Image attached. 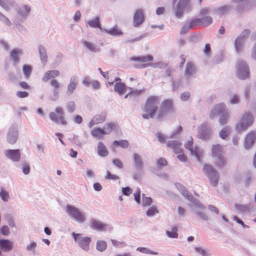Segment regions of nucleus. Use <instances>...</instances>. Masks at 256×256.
<instances>
[{
    "mask_svg": "<svg viewBox=\"0 0 256 256\" xmlns=\"http://www.w3.org/2000/svg\"><path fill=\"white\" fill-rule=\"evenodd\" d=\"M107 246L106 242L104 240H98L96 242V249L100 252L104 250Z\"/></svg>",
    "mask_w": 256,
    "mask_h": 256,
    "instance_id": "37",
    "label": "nucleus"
},
{
    "mask_svg": "<svg viewBox=\"0 0 256 256\" xmlns=\"http://www.w3.org/2000/svg\"><path fill=\"white\" fill-rule=\"evenodd\" d=\"M144 21V14L142 10L141 9L137 10L134 16L133 24L135 27H137L141 24Z\"/></svg>",
    "mask_w": 256,
    "mask_h": 256,
    "instance_id": "16",
    "label": "nucleus"
},
{
    "mask_svg": "<svg viewBox=\"0 0 256 256\" xmlns=\"http://www.w3.org/2000/svg\"><path fill=\"white\" fill-rule=\"evenodd\" d=\"M72 236L78 245L84 250L88 251L91 242V238L88 236H82L80 234L72 232Z\"/></svg>",
    "mask_w": 256,
    "mask_h": 256,
    "instance_id": "7",
    "label": "nucleus"
},
{
    "mask_svg": "<svg viewBox=\"0 0 256 256\" xmlns=\"http://www.w3.org/2000/svg\"><path fill=\"white\" fill-rule=\"evenodd\" d=\"M136 250L142 253H143V254H154V255L158 254V252L152 251L146 248L138 247L136 248Z\"/></svg>",
    "mask_w": 256,
    "mask_h": 256,
    "instance_id": "38",
    "label": "nucleus"
},
{
    "mask_svg": "<svg viewBox=\"0 0 256 256\" xmlns=\"http://www.w3.org/2000/svg\"><path fill=\"white\" fill-rule=\"evenodd\" d=\"M135 200L140 203V188H138L137 190L135 192L134 194Z\"/></svg>",
    "mask_w": 256,
    "mask_h": 256,
    "instance_id": "53",
    "label": "nucleus"
},
{
    "mask_svg": "<svg viewBox=\"0 0 256 256\" xmlns=\"http://www.w3.org/2000/svg\"><path fill=\"white\" fill-rule=\"evenodd\" d=\"M192 146H193L192 139L190 140L187 141L184 144V146H185L186 148L190 150V151L192 154L196 157L198 160L200 161V158L202 156V152L198 148L195 147L194 148H193Z\"/></svg>",
    "mask_w": 256,
    "mask_h": 256,
    "instance_id": "13",
    "label": "nucleus"
},
{
    "mask_svg": "<svg viewBox=\"0 0 256 256\" xmlns=\"http://www.w3.org/2000/svg\"><path fill=\"white\" fill-rule=\"evenodd\" d=\"M21 53L22 51L19 49H14L10 52V56L15 64H17L19 62V56Z\"/></svg>",
    "mask_w": 256,
    "mask_h": 256,
    "instance_id": "33",
    "label": "nucleus"
},
{
    "mask_svg": "<svg viewBox=\"0 0 256 256\" xmlns=\"http://www.w3.org/2000/svg\"><path fill=\"white\" fill-rule=\"evenodd\" d=\"M242 42V38L241 37H238L236 39L235 42V47L238 52L241 50Z\"/></svg>",
    "mask_w": 256,
    "mask_h": 256,
    "instance_id": "46",
    "label": "nucleus"
},
{
    "mask_svg": "<svg viewBox=\"0 0 256 256\" xmlns=\"http://www.w3.org/2000/svg\"><path fill=\"white\" fill-rule=\"evenodd\" d=\"M176 0H173L176 2ZM191 8L190 0H180L178 3L175 11V14L178 18L182 15L183 10L189 11Z\"/></svg>",
    "mask_w": 256,
    "mask_h": 256,
    "instance_id": "9",
    "label": "nucleus"
},
{
    "mask_svg": "<svg viewBox=\"0 0 256 256\" xmlns=\"http://www.w3.org/2000/svg\"><path fill=\"white\" fill-rule=\"evenodd\" d=\"M88 23L90 27H92V28H100V20L98 17H96L93 20H89Z\"/></svg>",
    "mask_w": 256,
    "mask_h": 256,
    "instance_id": "36",
    "label": "nucleus"
},
{
    "mask_svg": "<svg viewBox=\"0 0 256 256\" xmlns=\"http://www.w3.org/2000/svg\"><path fill=\"white\" fill-rule=\"evenodd\" d=\"M105 178L106 180H116L119 178L118 176L116 174H111L110 172L108 171L106 172V174L105 176Z\"/></svg>",
    "mask_w": 256,
    "mask_h": 256,
    "instance_id": "49",
    "label": "nucleus"
},
{
    "mask_svg": "<svg viewBox=\"0 0 256 256\" xmlns=\"http://www.w3.org/2000/svg\"><path fill=\"white\" fill-rule=\"evenodd\" d=\"M133 160L136 166V168H142V162L140 155L134 153L133 154Z\"/></svg>",
    "mask_w": 256,
    "mask_h": 256,
    "instance_id": "34",
    "label": "nucleus"
},
{
    "mask_svg": "<svg viewBox=\"0 0 256 256\" xmlns=\"http://www.w3.org/2000/svg\"><path fill=\"white\" fill-rule=\"evenodd\" d=\"M195 72V67L193 64L188 62L186 64L184 74L188 77L190 76Z\"/></svg>",
    "mask_w": 256,
    "mask_h": 256,
    "instance_id": "31",
    "label": "nucleus"
},
{
    "mask_svg": "<svg viewBox=\"0 0 256 256\" xmlns=\"http://www.w3.org/2000/svg\"><path fill=\"white\" fill-rule=\"evenodd\" d=\"M39 52L41 60L43 62H46L47 61V54L45 48L43 47H40Z\"/></svg>",
    "mask_w": 256,
    "mask_h": 256,
    "instance_id": "41",
    "label": "nucleus"
},
{
    "mask_svg": "<svg viewBox=\"0 0 256 256\" xmlns=\"http://www.w3.org/2000/svg\"><path fill=\"white\" fill-rule=\"evenodd\" d=\"M91 134L94 138L101 139L105 135L102 128H95L91 131Z\"/></svg>",
    "mask_w": 256,
    "mask_h": 256,
    "instance_id": "28",
    "label": "nucleus"
},
{
    "mask_svg": "<svg viewBox=\"0 0 256 256\" xmlns=\"http://www.w3.org/2000/svg\"><path fill=\"white\" fill-rule=\"evenodd\" d=\"M90 85L92 86L93 88L96 90L98 89L100 86V83L98 80L92 81Z\"/></svg>",
    "mask_w": 256,
    "mask_h": 256,
    "instance_id": "59",
    "label": "nucleus"
},
{
    "mask_svg": "<svg viewBox=\"0 0 256 256\" xmlns=\"http://www.w3.org/2000/svg\"><path fill=\"white\" fill-rule=\"evenodd\" d=\"M224 152L220 144L214 145L212 146V155L216 158L223 156Z\"/></svg>",
    "mask_w": 256,
    "mask_h": 256,
    "instance_id": "25",
    "label": "nucleus"
},
{
    "mask_svg": "<svg viewBox=\"0 0 256 256\" xmlns=\"http://www.w3.org/2000/svg\"><path fill=\"white\" fill-rule=\"evenodd\" d=\"M194 250L197 252L201 254L202 256H208V252L202 248L196 247L195 248Z\"/></svg>",
    "mask_w": 256,
    "mask_h": 256,
    "instance_id": "55",
    "label": "nucleus"
},
{
    "mask_svg": "<svg viewBox=\"0 0 256 256\" xmlns=\"http://www.w3.org/2000/svg\"><path fill=\"white\" fill-rule=\"evenodd\" d=\"M219 114L220 122L221 124H224L226 123L229 114L226 110V106L224 104H220L216 105L210 113V117L214 118L216 115Z\"/></svg>",
    "mask_w": 256,
    "mask_h": 256,
    "instance_id": "3",
    "label": "nucleus"
},
{
    "mask_svg": "<svg viewBox=\"0 0 256 256\" xmlns=\"http://www.w3.org/2000/svg\"><path fill=\"white\" fill-rule=\"evenodd\" d=\"M113 164L118 166V168H123V164L121 160L118 159H114L112 160Z\"/></svg>",
    "mask_w": 256,
    "mask_h": 256,
    "instance_id": "57",
    "label": "nucleus"
},
{
    "mask_svg": "<svg viewBox=\"0 0 256 256\" xmlns=\"http://www.w3.org/2000/svg\"><path fill=\"white\" fill-rule=\"evenodd\" d=\"M18 138V132L14 129H10L7 136V140L11 144H14Z\"/></svg>",
    "mask_w": 256,
    "mask_h": 256,
    "instance_id": "20",
    "label": "nucleus"
},
{
    "mask_svg": "<svg viewBox=\"0 0 256 256\" xmlns=\"http://www.w3.org/2000/svg\"><path fill=\"white\" fill-rule=\"evenodd\" d=\"M126 86L124 82H118L114 86V90L120 95L124 94L126 90Z\"/></svg>",
    "mask_w": 256,
    "mask_h": 256,
    "instance_id": "27",
    "label": "nucleus"
},
{
    "mask_svg": "<svg viewBox=\"0 0 256 256\" xmlns=\"http://www.w3.org/2000/svg\"><path fill=\"white\" fill-rule=\"evenodd\" d=\"M198 132L202 138H206L210 136V129L206 124H202L198 128Z\"/></svg>",
    "mask_w": 256,
    "mask_h": 256,
    "instance_id": "19",
    "label": "nucleus"
},
{
    "mask_svg": "<svg viewBox=\"0 0 256 256\" xmlns=\"http://www.w3.org/2000/svg\"><path fill=\"white\" fill-rule=\"evenodd\" d=\"M158 212L156 206L150 207L146 211V214L148 216H153L155 214H158Z\"/></svg>",
    "mask_w": 256,
    "mask_h": 256,
    "instance_id": "47",
    "label": "nucleus"
},
{
    "mask_svg": "<svg viewBox=\"0 0 256 256\" xmlns=\"http://www.w3.org/2000/svg\"><path fill=\"white\" fill-rule=\"evenodd\" d=\"M105 31L107 34L112 36H120L122 34L121 30L117 26H114L109 30H106Z\"/></svg>",
    "mask_w": 256,
    "mask_h": 256,
    "instance_id": "30",
    "label": "nucleus"
},
{
    "mask_svg": "<svg viewBox=\"0 0 256 256\" xmlns=\"http://www.w3.org/2000/svg\"><path fill=\"white\" fill-rule=\"evenodd\" d=\"M82 42L84 44V45L90 51L96 52V50H98V49L96 48V46H94V44L88 42L85 40H82Z\"/></svg>",
    "mask_w": 256,
    "mask_h": 256,
    "instance_id": "39",
    "label": "nucleus"
},
{
    "mask_svg": "<svg viewBox=\"0 0 256 256\" xmlns=\"http://www.w3.org/2000/svg\"><path fill=\"white\" fill-rule=\"evenodd\" d=\"M113 146H120L122 148H127L129 146V142L126 140H114L113 142Z\"/></svg>",
    "mask_w": 256,
    "mask_h": 256,
    "instance_id": "35",
    "label": "nucleus"
},
{
    "mask_svg": "<svg viewBox=\"0 0 256 256\" xmlns=\"http://www.w3.org/2000/svg\"><path fill=\"white\" fill-rule=\"evenodd\" d=\"M160 98L157 96H150L148 98L144 106L142 108L144 114L142 116L144 119L156 118V113L158 110V106Z\"/></svg>",
    "mask_w": 256,
    "mask_h": 256,
    "instance_id": "1",
    "label": "nucleus"
},
{
    "mask_svg": "<svg viewBox=\"0 0 256 256\" xmlns=\"http://www.w3.org/2000/svg\"><path fill=\"white\" fill-rule=\"evenodd\" d=\"M167 145L174 150V152L178 154V158L182 162L187 160L186 156L184 154L182 150L180 149L181 144L175 140L170 141Z\"/></svg>",
    "mask_w": 256,
    "mask_h": 256,
    "instance_id": "8",
    "label": "nucleus"
},
{
    "mask_svg": "<svg viewBox=\"0 0 256 256\" xmlns=\"http://www.w3.org/2000/svg\"><path fill=\"white\" fill-rule=\"evenodd\" d=\"M64 109L60 106L56 108L54 110L49 114V118L50 120L56 124H60L62 125L66 126L68 122L64 116Z\"/></svg>",
    "mask_w": 256,
    "mask_h": 256,
    "instance_id": "4",
    "label": "nucleus"
},
{
    "mask_svg": "<svg viewBox=\"0 0 256 256\" xmlns=\"http://www.w3.org/2000/svg\"><path fill=\"white\" fill-rule=\"evenodd\" d=\"M66 212L80 222H83L86 220L84 214L74 206H66Z\"/></svg>",
    "mask_w": 256,
    "mask_h": 256,
    "instance_id": "10",
    "label": "nucleus"
},
{
    "mask_svg": "<svg viewBox=\"0 0 256 256\" xmlns=\"http://www.w3.org/2000/svg\"><path fill=\"white\" fill-rule=\"evenodd\" d=\"M233 220L236 221V222H237L238 224H240L242 225V226L244 228H248V226H247L246 225L244 222L240 220L238 217H236V216H234L232 218Z\"/></svg>",
    "mask_w": 256,
    "mask_h": 256,
    "instance_id": "56",
    "label": "nucleus"
},
{
    "mask_svg": "<svg viewBox=\"0 0 256 256\" xmlns=\"http://www.w3.org/2000/svg\"><path fill=\"white\" fill-rule=\"evenodd\" d=\"M212 22V19L210 16H206L202 18L201 19H197L193 20L190 22V28L196 25L198 22H201L204 26H206L210 25Z\"/></svg>",
    "mask_w": 256,
    "mask_h": 256,
    "instance_id": "17",
    "label": "nucleus"
},
{
    "mask_svg": "<svg viewBox=\"0 0 256 256\" xmlns=\"http://www.w3.org/2000/svg\"><path fill=\"white\" fill-rule=\"evenodd\" d=\"M16 96L20 98H26L28 96V92H26L18 91L16 92Z\"/></svg>",
    "mask_w": 256,
    "mask_h": 256,
    "instance_id": "58",
    "label": "nucleus"
},
{
    "mask_svg": "<svg viewBox=\"0 0 256 256\" xmlns=\"http://www.w3.org/2000/svg\"><path fill=\"white\" fill-rule=\"evenodd\" d=\"M152 202V200L150 197H144L142 196V204L144 206H146L150 204Z\"/></svg>",
    "mask_w": 256,
    "mask_h": 256,
    "instance_id": "51",
    "label": "nucleus"
},
{
    "mask_svg": "<svg viewBox=\"0 0 256 256\" xmlns=\"http://www.w3.org/2000/svg\"><path fill=\"white\" fill-rule=\"evenodd\" d=\"M98 154L102 157H106L108 154V151L102 142H100L98 144Z\"/></svg>",
    "mask_w": 256,
    "mask_h": 256,
    "instance_id": "26",
    "label": "nucleus"
},
{
    "mask_svg": "<svg viewBox=\"0 0 256 256\" xmlns=\"http://www.w3.org/2000/svg\"><path fill=\"white\" fill-rule=\"evenodd\" d=\"M24 74L26 78H28L32 72V67L30 65H24L22 68Z\"/></svg>",
    "mask_w": 256,
    "mask_h": 256,
    "instance_id": "40",
    "label": "nucleus"
},
{
    "mask_svg": "<svg viewBox=\"0 0 256 256\" xmlns=\"http://www.w3.org/2000/svg\"><path fill=\"white\" fill-rule=\"evenodd\" d=\"M157 165L158 167L165 166L167 165L168 162L166 159L164 158H160L157 160Z\"/></svg>",
    "mask_w": 256,
    "mask_h": 256,
    "instance_id": "48",
    "label": "nucleus"
},
{
    "mask_svg": "<svg viewBox=\"0 0 256 256\" xmlns=\"http://www.w3.org/2000/svg\"><path fill=\"white\" fill-rule=\"evenodd\" d=\"M30 168L28 165L24 164L23 166L22 172L25 174H27L30 172Z\"/></svg>",
    "mask_w": 256,
    "mask_h": 256,
    "instance_id": "63",
    "label": "nucleus"
},
{
    "mask_svg": "<svg viewBox=\"0 0 256 256\" xmlns=\"http://www.w3.org/2000/svg\"><path fill=\"white\" fill-rule=\"evenodd\" d=\"M112 244L116 247H122L126 246V244L124 242H119L115 240H111Z\"/></svg>",
    "mask_w": 256,
    "mask_h": 256,
    "instance_id": "50",
    "label": "nucleus"
},
{
    "mask_svg": "<svg viewBox=\"0 0 256 256\" xmlns=\"http://www.w3.org/2000/svg\"><path fill=\"white\" fill-rule=\"evenodd\" d=\"M203 170L208 177L210 184L213 186H216L219 180V174L218 172L208 164L204 165Z\"/></svg>",
    "mask_w": 256,
    "mask_h": 256,
    "instance_id": "5",
    "label": "nucleus"
},
{
    "mask_svg": "<svg viewBox=\"0 0 256 256\" xmlns=\"http://www.w3.org/2000/svg\"><path fill=\"white\" fill-rule=\"evenodd\" d=\"M230 132L229 128H224L220 132V136L222 138L225 139L228 136Z\"/></svg>",
    "mask_w": 256,
    "mask_h": 256,
    "instance_id": "43",
    "label": "nucleus"
},
{
    "mask_svg": "<svg viewBox=\"0 0 256 256\" xmlns=\"http://www.w3.org/2000/svg\"><path fill=\"white\" fill-rule=\"evenodd\" d=\"M106 112H102L99 114L94 116L88 123L90 128L92 127L94 125L101 124L106 120Z\"/></svg>",
    "mask_w": 256,
    "mask_h": 256,
    "instance_id": "14",
    "label": "nucleus"
},
{
    "mask_svg": "<svg viewBox=\"0 0 256 256\" xmlns=\"http://www.w3.org/2000/svg\"><path fill=\"white\" fill-rule=\"evenodd\" d=\"M217 160L216 162V166L219 168H222L226 164V161L224 156L216 158Z\"/></svg>",
    "mask_w": 256,
    "mask_h": 256,
    "instance_id": "42",
    "label": "nucleus"
},
{
    "mask_svg": "<svg viewBox=\"0 0 256 256\" xmlns=\"http://www.w3.org/2000/svg\"><path fill=\"white\" fill-rule=\"evenodd\" d=\"M91 228L100 230V231H104L106 230L107 228V225L105 224H104L100 222H98L96 220H91Z\"/></svg>",
    "mask_w": 256,
    "mask_h": 256,
    "instance_id": "23",
    "label": "nucleus"
},
{
    "mask_svg": "<svg viewBox=\"0 0 256 256\" xmlns=\"http://www.w3.org/2000/svg\"><path fill=\"white\" fill-rule=\"evenodd\" d=\"M116 125L114 122L106 124L103 127V130L105 135L110 134L112 131L116 128Z\"/></svg>",
    "mask_w": 256,
    "mask_h": 256,
    "instance_id": "29",
    "label": "nucleus"
},
{
    "mask_svg": "<svg viewBox=\"0 0 256 256\" xmlns=\"http://www.w3.org/2000/svg\"><path fill=\"white\" fill-rule=\"evenodd\" d=\"M74 121L76 123L80 124L82 122V118L81 116L77 115L74 116Z\"/></svg>",
    "mask_w": 256,
    "mask_h": 256,
    "instance_id": "64",
    "label": "nucleus"
},
{
    "mask_svg": "<svg viewBox=\"0 0 256 256\" xmlns=\"http://www.w3.org/2000/svg\"><path fill=\"white\" fill-rule=\"evenodd\" d=\"M37 246L36 243L35 242H31L27 246V250L29 251L34 250Z\"/></svg>",
    "mask_w": 256,
    "mask_h": 256,
    "instance_id": "60",
    "label": "nucleus"
},
{
    "mask_svg": "<svg viewBox=\"0 0 256 256\" xmlns=\"http://www.w3.org/2000/svg\"><path fill=\"white\" fill-rule=\"evenodd\" d=\"M0 232L4 236H8L10 234V230L8 226H4L1 228Z\"/></svg>",
    "mask_w": 256,
    "mask_h": 256,
    "instance_id": "52",
    "label": "nucleus"
},
{
    "mask_svg": "<svg viewBox=\"0 0 256 256\" xmlns=\"http://www.w3.org/2000/svg\"><path fill=\"white\" fill-rule=\"evenodd\" d=\"M4 154L12 161L18 162L20 158V152L19 150H5Z\"/></svg>",
    "mask_w": 256,
    "mask_h": 256,
    "instance_id": "15",
    "label": "nucleus"
},
{
    "mask_svg": "<svg viewBox=\"0 0 256 256\" xmlns=\"http://www.w3.org/2000/svg\"><path fill=\"white\" fill-rule=\"evenodd\" d=\"M253 122L252 116L250 113H246L238 122L236 125V129L238 132L244 130L252 124Z\"/></svg>",
    "mask_w": 256,
    "mask_h": 256,
    "instance_id": "6",
    "label": "nucleus"
},
{
    "mask_svg": "<svg viewBox=\"0 0 256 256\" xmlns=\"http://www.w3.org/2000/svg\"><path fill=\"white\" fill-rule=\"evenodd\" d=\"M122 192L124 195L128 196L132 193V190L130 187L128 186L122 188Z\"/></svg>",
    "mask_w": 256,
    "mask_h": 256,
    "instance_id": "54",
    "label": "nucleus"
},
{
    "mask_svg": "<svg viewBox=\"0 0 256 256\" xmlns=\"http://www.w3.org/2000/svg\"><path fill=\"white\" fill-rule=\"evenodd\" d=\"M238 76L240 79H245L248 76V68L245 62L240 61L237 64Z\"/></svg>",
    "mask_w": 256,
    "mask_h": 256,
    "instance_id": "11",
    "label": "nucleus"
},
{
    "mask_svg": "<svg viewBox=\"0 0 256 256\" xmlns=\"http://www.w3.org/2000/svg\"><path fill=\"white\" fill-rule=\"evenodd\" d=\"M153 60V57L151 55H146V56H133L131 57L130 58V60L134 62H138L141 63H142V64H140V66H135L136 68H144L148 66L149 65L148 64H145L146 62H151Z\"/></svg>",
    "mask_w": 256,
    "mask_h": 256,
    "instance_id": "12",
    "label": "nucleus"
},
{
    "mask_svg": "<svg viewBox=\"0 0 256 256\" xmlns=\"http://www.w3.org/2000/svg\"><path fill=\"white\" fill-rule=\"evenodd\" d=\"M174 111V104L171 99H166L162 101L160 108L156 113V119L162 120L168 114L172 113Z\"/></svg>",
    "mask_w": 256,
    "mask_h": 256,
    "instance_id": "2",
    "label": "nucleus"
},
{
    "mask_svg": "<svg viewBox=\"0 0 256 256\" xmlns=\"http://www.w3.org/2000/svg\"><path fill=\"white\" fill-rule=\"evenodd\" d=\"M59 76L60 72L58 70H48L44 74L42 78V80L44 82H46L49 80Z\"/></svg>",
    "mask_w": 256,
    "mask_h": 256,
    "instance_id": "18",
    "label": "nucleus"
},
{
    "mask_svg": "<svg viewBox=\"0 0 256 256\" xmlns=\"http://www.w3.org/2000/svg\"><path fill=\"white\" fill-rule=\"evenodd\" d=\"M190 93H188V92H184L180 96V98H181L182 100H184V101L188 100V98H190Z\"/></svg>",
    "mask_w": 256,
    "mask_h": 256,
    "instance_id": "61",
    "label": "nucleus"
},
{
    "mask_svg": "<svg viewBox=\"0 0 256 256\" xmlns=\"http://www.w3.org/2000/svg\"><path fill=\"white\" fill-rule=\"evenodd\" d=\"M13 242L9 240L2 239L0 240V247L5 252H8L13 248Z\"/></svg>",
    "mask_w": 256,
    "mask_h": 256,
    "instance_id": "22",
    "label": "nucleus"
},
{
    "mask_svg": "<svg viewBox=\"0 0 256 256\" xmlns=\"http://www.w3.org/2000/svg\"><path fill=\"white\" fill-rule=\"evenodd\" d=\"M256 139V132H251L246 136L245 140V146L248 148L254 143Z\"/></svg>",
    "mask_w": 256,
    "mask_h": 256,
    "instance_id": "21",
    "label": "nucleus"
},
{
    "mask_svg": "<svg viewBox=\"0 0 256 256\" xmlns=\"http://www.w3.org/2000/svg\"><path fill=\"white\" fill-rule=\"evenodd\" d=\"M50 84L51 86L54 88L53 90V94H54L58 97L59 90L60 88V84L55 79H54L51 80L50 82Z\"/></svg>",
    "mask_w": 256,
    "mask_h": 256,
    "instance_id": "32",
    "label": "nucleus"
},
{
    "mask_svg": "<svg viewBox=\"0 0 256 256\" xmlns=\"http://www.w3.org/2000/svg\"><path fill=\"white\" fill-rule=\"evenodd\" d=\"M78 84V80L76 77H72L70 78V83L68 86L67 94H72Z\"/></svg>",
    "mask_w": 256,
    "mask_h": 256,
    "instance_id": "24",
    "label": "nucleus"
},
{
    "mask_svg": "<svg viewBox=\"0 0 256 256\" xmlns=\"http://www.w3.org/2000/svg\"><path fill=\"white\" fill-rule=\"evenodd\" d=\"M0 196L4 202H8L10 198L8 192L2 188L0 192Z\"/></svg>",
    "mask_w": 256,
    "mask_h": 256,
    "instance_id": "44",
    "label": "nucleus"
},
{
    "mask_svg": "<svg viewBox=\"0 0 256 256\" xmlns=\"http://www.w3.org/2000/svg\"><path fill=\"white\" fill-rule=\"evenodd\" d=\"M178 228L176 227H174L171 232H169L167 230L166 233L168 236L172 238H176L178 236Z\"/></svg>",
    "mask_w": 256,
    "mask_h": 256,
    "instance_id": "45",
    "label": "nucleus"
},
{
    "mask_svg": "<svg viewBox=\"0 0 256 256\" xmlns=\"http://www.w3.org/2000/svg\"><path fill=\"white\" fill-rule=\"evenodd\" d=\"M204 54H208L210 52V46L209 44H206L205 45L204 49Z\"/></svg>",
    "mask_w": 256,
    "mask_h": 256,
    "instance_id": "62",
    "label": "nucleus"
}]
</instances>
